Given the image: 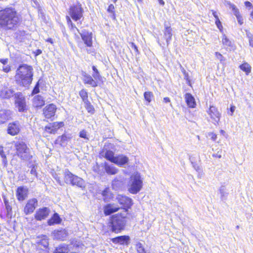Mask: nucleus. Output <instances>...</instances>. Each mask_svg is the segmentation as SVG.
Wrapping results in <instances>:
<instances>
[{
    "label": "nucleus",
    "instance_id": "24",
    "mask_svg": "<svg viewBox=\"0 0 253 253\" xmlns=\"http://www.w3.org/2000/svg\"><path fill=\"white\" fill-rule=\"evenodd\" d=\"M75 175L72 173L68 169H66L64 171V181L67 184L72 185L74 180Z\"/></svg>",
    "mask_w": 253,
    "mask_h": 253
},
{
    "label": "nucleus",
    "instance_id": "40",
    "mask_svg": "<svg viewBox=\"0 0 253 253\" xmlns=\"http://www.w3.org/2000/svg\"><path fill=\"white\" fill-rule=\"evenodd\" d=\"M144 97L146 101H147L149 103L151 101V99L153 97V95L152 92L150 91H147L144 93Z\"/></svg>",
    "mask_w": 253,
    "mask_h": 253
},
{
    "label": "nucleus",
    "instance_id": "21",
    "mask_svg": "<svg viewBox=\"0 0 253 253\" xmlns=\"http://www.w3.org/2000/svg\"><path fill=\"white\" fill-rule=\"evenodd\" d=\"M14 91L7 87H3L0 90V97L2 98H7L12 96Z\"/></svg>",
    "mask_w": 253,
    "mask_h": 253
},
{
    "label": "nucleus",
    "instance_id": "58",
    "mask_svg": "<svg viewBox=\"0 0 253 253\" xmlns=\"http://www.w3.org/2000/svg\"><path fill=\"white\" fill-rule=\"evenodd\" d=\"M164 101L166 103H168L170 102V99L169 97H165L164 98Z\"/></svg>",
    "mask_w": 253,
    "mask_h": 253
},
{
    "label": "nucleus",
    "instance_id": "44",
    "mask_svg": "<svg viewBox=\"0 0 253 253\" xmlns=\"http://www.w3.org/2000/svg\"><path fill=\"white\" fill-rule=\"evenodd\" d=\"M67 23L69 26H71V29L74 32L75 30L76 29L78 31H79L78 29L76 28V27L73 25L72 23L70 17L69 16L66 17Z\"/></svg>",
    "mask_w": 253,
    "mask_h": 253
},
{
    "label": "nucleus",
    "instance_id": "27",
    "mask_svg": "<svg viewBox=\"0 0 253 253\" xmlns=\"http://www.w3.org/2000/svg\"><path fill=\"white\" fill-rule=\"evenodd\" d=\"M15 103L19 111H23L25 110L26 104L23 97L18 98L15 101Z\"/></svg>",
    "mask_w": 253,
    "mask_h": 253
},
{
    "label": "nucleus",
    "instance_id": "25",
    "mask_svg": "<svg viewBox=\"0 0 253 253\" xmlns=\"http://www.w3.org/2000/svg\"><path fill=\"white\" fill-rule=\"evenodd\" d=\"M185 99L186 100L187 105L190 108H195L196 106V102L194 98L190 93H186L185 95Z\"/></svg>",
    "mask_w": 253,
    "mask_h": 253
},
{
    "label": "nucleus",
    "instance_id": "62",
    "mask_svg": "<svg viewBox=\"0 0 253 253\" xmlns=\"http://www.w3.org/2000/svg\"><path fill=\"white\" fill-rule=\"evenodd\" d=\"M245 3L246 6H251L252 5L251 3L249 1H246Z\"/></svg>",
    "mask_w": 253,
    "mask_h": 253
},
{
    "label": "nucleus",
    "instance_id": "45",
    "mask_svg": "<svg viewBox=\"0 0 253 253\" xmlns=\"http://www.w3.org/2000/svg\"><path fill=\"white\" fill-rule=\"evenodd\" d=\"M110 191L108 188H106L103 191L102 195L104 197V199H106L108 198V195Z\"/></svg>",
    "mask_w": 253,
    "mask_h": 253
},
{
    "label": "nucleus",
    "instance_id": "37",
    "mask_svg": "<svg viewBox=\"0 0 253 253\" xmlns=\"http://www.w3.org/2000/svg\"><path fill=\"white\" fill-rule=\"evenodd\" d=\"M222 42L223 44L226 46L227 48L232 46V42L230 41L226 37V36L224 35L222 37Z\"/></svg>",
    "mask_w": 253,
    "mask_h": 253
},
{
    "label": "nucleus",
    "instance_id": "49",
    "mask_svg": "<svg viewBox=\"0 0 253 253\" xmlns=\"http://www.w3.org/2000/svg\"><path fill=\"white\" fill-rule=\"evenodd\" d=\"M216 57L220 61L224 60L223 56L219 52H216L215 53Z\"/></svg>",
    "mask_w": 253,
    "mask_h": 253
},
{
    "label": "nucleus",
    "instance_id": "42",
    "mask_svg": "<svg viewBox=\"0 0 253 253\" xmlns=\"http://www.w3.org/2000/svg\"><path fill=\"white\" fill-rule=\"evenodd\" d=\"M72 138L71 134H63L61 137L60 141L62 143H64L65 142L68 141Z\"/></svg>",
    "mask_w": 253,
    "mask_h": 253
},
{
    "label": "nucleus",
    "instance_id": "33",
    "mask_svg": "<svg viewBox=\"0 0 253 253\" xmlns=\"http://www.w3.org/2000/svg\"><path fill=\"white\" fill-rule=\"evenodd\" d=\"M239 67L241 70L245 72L247 75H248L251 72V66L247 62L243 63Z\"/></svg>",
    "mask_w": 253,
    "mask_h": 253
},
{
    "label": "nucleus",
    "instance_id": "34",
    "mask_svg": "<svg viewBox=\"0 0 253 253\" xmlns=\"http://www.w3.org/2000/svg\"><path fill=\"white\" fill-rule=\"evenodd\" d=\"M219 192L220 194L221 198L222 200L226 198L228 195L226 188L224 185H222L220 187L219 189Z\"/></svg>",
    "mask_w": 253,
    "mask_h": 253
},
{
    "label": "nucleus",
    "instance_id": "28",
    "mask_svg": "<svg viewBox=\"0 0 253 253\" xmlns=\"http://www.w3.org/2000/svg\"><path fill=\"white\" fill-rule=\"evenodd\" d=\"M105 170L108 174L114 175L117 173L118 169L113 165H105Z\"/></svg>",
    "mask_w": 253,
    "mask_h": 253
},
{
    "label": "nucleus",
    "instance_id": "39",
    "mask_svg": "<svg viewBox=\"0 0 253 253\" xmlns=\"http://www.w3.org/2000/svg\"><path fill=\"white\" fill-rule=\"evenodd\" d=\"M80 95L84 103H86L87 102H88V95L87 92L86 91V90L84 89H82V90H81V91L80 92Z\"/></svg>",
    "mask_w": 253,
    "mask_h": 253
},
{
    "label": "nucleus",
    "instance_id": "55",
    "mask_svg": "<svg viewBox=\"0 0 253 253\" xmlns=\"http://www.w3.org/2000/svg\"><path fill=\"white\" fill-rule=\"evenodd\" d=\"M235 109H236V107H235V106H231V107H230V112H231V113L230 114V115H231V116H232L233 113H234V111H235Z\"/></svg>",
    "mask_w": 253,
    "mask_h": 253
},
{
    "label": "nucleus",
    "instance_id": "6",
    "mask_svg": "<svg viewBox=\"0 0 253 253\" xmlns=\"http://www.w3.org/2000/svg\"><path fill=\"white\" fill-rule=\"evenodd\" d=\"M17 156L23 160H29L31 157L29 149L27 148L26 144L22 141H18L15 143Z\"/></svg>",
    "mask_w": 253,
    "mask_h": 253
},
{
    "label": "nucleus",
    "instance_id": "18",
    "mask_svg": "<svg viewBox=\"0 0 253 253\" xmlns=\"http://www.w3.org/2000/svg\"><path fill=\"white\" fill-rule=\"evenodd\" d=\"M11 115V111L8 110H0V124L6 122L10 118Z\"/></svg>",
    "mask_w": 253,
    "mask_h": 253
},
{
    "label": "nucleus",
    "instance_id": "13",
    "mask_svg": "<svg viewBox=\"0 0 253 253\" xmlns=\"http://www.w3.org/2000/svg\"><path fill=\"white\" fill-rule=\"evenodd\" d=\"M49 211H50L47 208L39 209L35 214V218L37 220L44 219L48 215Z\"/></svg>",
    "mask_w": 253,
    "mask_h": 253
},
{
    "label": "nucleus",
    "instance_id": "8",
    "mask_svg": "<svg viewBox=\"0 0 253 253\" xmlns=\"http://www.w3.org/2000/svg\"><path fill=\"white\" fill-rule=\"evenodd\" d=\"M207 113L210 116L212 123L217 125L220 121L221 114L218 111L217 108L213 106H210L209 109L207 111Z\"/></svg>",
    "mask_w": 253,
    "mask_h": 253
},
{
    "label": "nucleus",
    "instance_id": "47",
    "mask_svg": "<svg viewBox=\"0 0 253 253\" xmlns=\"http://www.w3.org/2000/svg\"><path fill=\"white\" fill-rule=\"evenodd\" d=\"M226 4L227 5H228L230 7V8H232L233 12H235L236 11V10H238V9L236 8V6L234 4L231 3L229 1H227Z\"/></svg>",
    "mask_w": 253,
    "mask_h": 253
},
{
    "label": "nucleus",
    "instance_id": "15",
    "mask_svg": "<svg viewBox=\"0 0 253 253\" xmlns=\"http://www.w3.org/2000/svg\"><path fill=\"white\" fill-rule=\"evenodd\" d=\"M28 189L24 186L19 187L16 191V196L19 201L24 200L28 196Z\"/></svg>",
    "mask_w": 253,
    "mask_h": 253
},
{
    "label": "nucleus",
    "instance_id": "38",
    "mask_svg": "<svg viewBox=\"0 0 253 253\" xmlns=\"http://www.w3.org/2000/svg\"><path fill=\"white\" fill-rule=\"evenodd\" d=\"M92 76L94 78V80L97 82V86L99 82H102V77L101 76L99 72L93 73L92 74Z\"/></svg>",
    "mask_w": 253,
    "mask_h": 253
},
{
    "label": "nucleus",
    "instance_id": "12",
    "mask_svg": "<svg viewBox=\"0 0 253 253\" xmlns=\"http://www.w3.org/2000/svg\"><path fill=\"white\" fill-rule=\"evenodd\" d=\"M20 125L18 122L15 121L8 124L7 133L12 135H17L20 131Z\"/></svg>",
    "mask_w": 253,
    "mask_h": 253
},
{
    "label": "nucleus",
    "instance_id": "11",
    "mask_svg": "<svg viewBox=\"0 0 253 253\" xmlns=\"http://www.w3.org/2000/svg\"><path fill=\"white\" fill-rule=\"evenodd\" d=\"M82 40L87 47H91L92 45V34L91 32L84 30L80 33Z\"/></svg>",
    "mask_w": 253,
    "mask_h": 253
},
{
    "label": "nucleus",
    "instance_id": "50",
    "mask_svg": "<svg viewBox=\"0 0 253 253\" xmlns=\"http://www.w3.org/2000/svg\"><path fill=\"white\" fill-rule=\"evenodd\" d=\"M2 70L5 73H8L11 70L10 66L8 65L3 66Z\"/></svg>",
    "mask_w": 253,
    "mask_h": 253
},
{
    "label": "nucleus",
    "instance_id": "51",
    "mask_svg": "<svg viewBox=\"0 0 253 253\" xmlns=\"http://www.w3.org/2000/svg\"><path fill=\"white\" fill-rule=\"evenodd\" d=\"M114 6L113 4H111L109 5L108 8L107 9V11L111 13H114Z\"/></svg>",
    "mask_w": 253,
    "mask_h": 253
},
{
    "label": "nucleus",
    "instance_id": "43",
    "mask_svg": "<svg viewBox=\"0 0 253 253\" xmlns=\"http://www.w3.org/2000/svg\"><path fill=\"white\" fill-rule=\"evenodd\" d=\"M246 34L249 39L250 45L253 47V35L248 31H246Z\"/></svg>",
    "mask_w": 253,
    "mask_h": 253
},
{
    "label": "nucleus",
    "instance_id": "29",
    "mask_svg": "<svg viewBox=\"0 0 253 253\" xmlns=\"http://www.w3.org/2000/svg\"><path fill=\"white\" fill-rule=\"evenodd\" d=\"M63 126V123L62 122H55L54 123L52 126H48L45 127V130L49 132L50 133L53 132L56 129L59 128L60 127H62Z\"/></svg>",
    "mask_w": 253,
    "mask_h": 253
},
{
    "label": "nucleus",
    "instance_id": "52",
    "mask_svg": "<svg viewBox=\"0 0 253 253\" xmlns=\"http://www.w3.org/2000/svg\"><path fill=\"white\" fill-rule=\"evenodd\" d=\"M209 136L211 137V139L213 141H215L217 138V135L214 133H210L209 134Z\"/></svg>",
    "mask_w": 253,
    "mask_h": 253
},
{
    "label": "nucleus",
    "instance_id": "48",
    "mask_svg": "<svg viewBox=\"0 0 253 253\" xmlns=\"http://www.w3.org/2000/svg\"><path fill=\"white\" fill-rule=\"evenodd\" d=\"M4 204H5V207H6L7 212L11 211L12 210V208L9 205L8 201L6 200L5 198L4 199Z\"/></svg>",
    "mask_w": 253,
    "mask_h": 253
},
{
    "label": "nucleus",
    "instance_id": "32",
    "mask_svg": "<svg viewBox=\"0 0 253 253\" xmlns=\"http://www.w3.org/2000/svg\"><path fill=\"white\" fill-rule=\"evenodd\" d=\"M38 247L39 248L42 249V247L47 249L48 246V241L46 236H44L42 238L38 241Z\"/></svg>",
    "mask_w": 253,
    "mask_h": 253
},
{
    "label": "nucleus",
    "instance_id": "56",
    "mask_svg": "<svg viewBox=\"0 0 253 253\" xmlns=\"http://www.w3.org/2000/svg\"><path fill=\"white\" fill-rule=\"evenodd\" d=\"M131 47L133 48L136 52H138V49L136 45L133 42L131 43Z\"/></svg>",
    "mask_w": 253,
    "mask_h": 253
},
{
    "label": "nucleus",
    "instance_id": "54",
    "mask_svg": "<svg viewBox=\"0 0 253 253\" xmlns=\"http://www.w3.org/2000/svg\"><path fill=\"white\" fill-rule=\"evenodd\" d=\"M0 62L2 63L3 65H5L7 63L8 59H1L0 60Z\"/></svg>",
    "mask_w": 253,
    "mask_h": 253
},
{
    "label": "nucleus",
    "instance_id": "10",
    "mask_svg": "<svg viewBox=\"0 0 253 253\" xmlns=\"http://www.w3.org/2000/svg\"><path fill=\"white\" fill-rule=\"evenodd\" d=\"M37 206L38 201L36 199L33 198L29 200L24 209V213L27 215L33 213Z\"/></svg>",
    "mask_w": 253,
    "mask_h": 253
},
{
    "label": "nucleus",
    "instance_id": "3",
    "mask_svg": "<svg viewBox=\"0 0 253 253\" xmlns=\"http://www.w3.org/2000/svg\"><path fill=\"white\" fill-rule=\"evenodd\" d=\"M127 215V211L125 210L120 214H116L112 216L109 225L112 232L118 233L124 229Z\"/></svg>",
    "mask_w": 253,
    "mask_h": 253
},
{
    "label": "nucleus",
    "instance_id": "59",
    "mask_svg": "<svg viewBox=\"0 0 253 253\" xmlns=\"http://www.w3.org/2000/svg\"><path fill=\"white\" fill-rule=\"evenodd\" d=\"M36 55H40L42 53V50L40 49H37L35 52Z\"/></svg>",
    "mask_w": 253,
    "mask_h": 253
},
{
    "label": "nucleus",
    "instance_id": "1",
    "mask_svg": "<svg viewBox=\"0 0 253 253\" xmlns=\"http://www.w3.org/2000/svg\"><path fill=\"white\" fill-rule=\"evenodd\" d=\"M33 68L26 64L20 65L16 71L15 80L20 86L28 87L33 81Z\"/></svg>",
    "mask_w": 253,
    "mask_h": 253
},
{
    "label": "nucleus",
    "instance_id": "35",
    "mask_svg": "<svg viewBox=\"0 0 253 253\" xmlns=\"http://www.w3.org/2000/svg\"><path fill=\"white\" fill-rule=\"evenodd\" d=\"M68 249L67 246L66 245L64 246H60L58 247L54 253H68Z\"/></svg>",
    "mask_w": 253,
    "mask_h": 253
},
{
    "label": "nucleus",
    "instance_id": "46",
    "mask_svg": "<svg viewBox=\"0 0 253 253\" xmlns=\"http://www.w3.org/2000/svg\"><path fill=\"white\" fill-rule=\"evenodd\" d=\"M80 136L82 138H84V139H86L87 140L88 139L87 136V133L86 131L84 130H83L80 131Z\"/></svg>",
    "mask_w": 253,
    "mask_h": 253
},
{
    "label": "nucleus",
    "instance_id": "30",
    "mask_svg": "<svg viewBox=\"0 0 253 253\" xmlns=\"http://www.w3.org/2000/svg\"><path fill=\"white\" fill-rule=\"evenodd\" d=\"M72 185H76L79 187L83 188L84 187V181L81 177L75 175L74 180L72 183Z\"/></svg>",
    "mask_w": 253,
    "mask_h": 253
},
{
    "label": "nucleus",
    "instance_id": "20",
    "mask_svg": "<svg viewBox=\"0 0 253 253\" xmlns=\"http://www.w3.org/2000/svg\"><path fill=\"white\" fill-rule=\"evenodd\" d=\"M101 154L103 157L112 163L114 162L116 157L114 153L111 150L103 149Z\"/></svg>",
    "mask_w": 253,
    "mask_h": 253
},
{
    "label": "nucleus",
    "instance_id": "57",
    "mask_svg": "<svg viewBox=\"0 0 253 253\" xmlns=\"http://www.w3.org/2000/svg\"><path fill=\"white\" fill-rule=\"evenodd\" d=\"M31 173L33 175H36V169L34 167H33L32 169L31 170Z\"/></svg>",
    "mask_w": 253,
    "mask_h": 253
},
{
    "label": "nucleus",
    "instance_id": "7",
    "mask_svg": "<svg viewBox=\"0 0 253 253\" xmlns=\"http://www.w3.org/2000/svg\"><path fill=\"white\" fill-rule=\"evenodd\" d=\"M83 11L81 5L77 4L70 8L69 14L74 21H77L83 17Z\"/></svg>",
    "mask_w": 253,
    "mask_h": 253
},
{
    "label": "nucleus",
    "instance_id": "14",
    "mask_svg": "<svg viewBox=\"0 0 253 253\" xmlns=\"http://www.w3.org/2000/svg\"><path fill=\"white\" fill-rule=\"evenodd\" d=\"M56 110V106L53 104H50L43 109V113L45 118L50 119L54 116Z\"/></svg>",
    "mask_w": 253,
    "mask_h": 253
},
{
    "label": "nucleus",
    "instance_id": "23",
    "mask_svg": "<svg viewBox=\"0 0 253 253\" xmlns=\"http://www.w3.org/2000/svg\"><path fill=\"white\" fill-rule=\"evenodd\" d=\"M53 234L54 238L61 240H65L67 236V232L65 229L54 231Z\"/></svg>",
    "mask_w": 253,
    "mask_h": 253
},
{
    "label": "nucleus",
    "instance_id": "9",
    "mask_svg": "<svg viewBox=\"0 0 253 253\" xmlns=\"http://www.w3.org/2000/svg\"><path fill=\"white\" fill-rule=\"evenodd\" d=\"M116 200L120 205L127 211L126 209L130 208L133 204L132 199L126 196L118 195L116 197Z\"/></svg>",
    "mask_w": 253,
    "mask_h": 253
},
{
    "label": "nucleus",
    "instance_id": "64",
    "mask_svg": "<svg viewBox=\"0 0 253 253\" xmlns=\"http://www.w3.org/2000/svg\"><path fill=\"white\" fill-rule=\"evenodd\" d=\"M55 179H56L57 181L60 184V185H62V183H61V181H60V180L59 179V178H55Z\"/></svg>",
    "mask_w": 253,
    "mask_h": 253
},
{
    "label": "nucleus",
    "instance_id": "31",
    "mask_svg": "<svg viewBox=\"0 0 253 253\" xmlns=\"http://www.w3.org/2000/svg\"><path fill=\"white\" fill-rule=\"evenodd\" d=\"M61 222V219L59 215L55 213L53 214V216L48 220V224L49 225H52L54 224H58Z\"/></svg>",
    "mask_w": 253,
    "mask_h": 253
},
{
    "label": "nucleus",
    "instance_id": "4",
    "mask_svg": "<svg viewBox=\"0 0 253 253\" xmlns=\"http://www.w3.org/2000/svg\"><path fill=\"white\" fill-rule=\"evenodd\" d=\"M143 187V178L140 173H134L130 177L127 184L128 191L132 194H136L138 193Z\"/></svg>",
    "mask_w": 253,
    "mask_h": 253
},
{
    "label": "nucleus",
    "instance_id": "63",
    "mask_svg": "<svg viewBox=\"0 0 253 253\" xmlns=\"http://www.w3.org/2000/svg\"><path fill=\"white\" fill-rule=\"evenodd\" d=\"M159 3L162 5H164L165 4V2L163 0H158Z\"/></svg>",
    "mask_w": 253,
    "mask_h": 253
},
{
    "label": "nucleus",
    "instance_id": "41",
    "mask_svg": "<svg viewBox=\"0 0 253 253\" xmlns=\"http://www.w3.org/2000/svg\"><path fill=\"white\" fill-rule=\"evenodd\" d=\"M234 14L236 16V17L237 19V20L238 21V23L240 25H242L243 23V19L242 16L240 15L238 9L236 10V11L235 12H234Z\"/></svg>",
    "mask_w": 253,
    "mask_h": 253
},
{
    "label": "nucleus",
    "instance_id": "26",
    "mask_svg": "<svg viewBox=\"0 0 253 253\" xmlns=\"http://www.w3.org/2000/svg\"><path fill=\"white\" fill-rule=\"evenodd\" d=\"M44 100L41 95H37L33 98V105L36 107H41L44 104Z\"/></svg>",
    "mask_w": 253,
    "mask_h": 253
},
{
    "label": "nucleus",
    "instance_id": "17",
    "mask_svg": "<svg viewBox=\"0 0 253 253\" xmlns=\"http://www.w3.org/2000/svg\"><path fill=\"white\" fill-rule=\"evenodd\" d=\"M130 240V238L128 236H121L112 239V242L114 243H119L121 245L126 244L128 245Z\"/></svg>",
    "mask_w": 253,
    "mask_h": 253
},
{
    "label": "nucleus",
    "instance_id": "19",
    "mask_svg": "<svg viewBox=\"0 0 253 253\" xmlns=\"http://www.w3.org/2000/svg\"><path fill=\"white\" fill-rule=\"evenodd\" d=\"M120 208L115 204H108L104 207V211L106 215H110L119 210Z\"/></svg>",
    "mask_w": 253,
    "mask_h": 253
},
{
    "label": "nucleus",
    "instance_id": "61",
    "mask_svg": "<svg viewBox=\"0 0 253 253\" xmlns=\"http://www.w3.org/2000/svg\"><path fill=\"white\" fill-rule=\"evenodd\" d=\"M92 70L93 71V73H97L99 72L97 68L95 67V66H92Z\"/></svg>",
    "mask_w": 253,
    "mask_h": 253
},
{
    "label": "nucleus",
    "instance_id": "22",
    "mask_svg": "<svg viewBox=\"0 0 253 253\" xmlns=\"http://www.w3.org/2000/svg\"><path fill=\"white\" fill-rule=\"evenodd\" d=\"M84 77L83 81L84 84H88L92 87L97 86V82L94 80L91 76L84 73L83 74Z\"/></svg>",
    "mask_w": 253,
    "mask_h": 253
},
{
    "label": "nucleus",
    "instance_id": "60",
    "mask_svg": "<svg viewBox=\"0 0 253 253\" xmlns=\"http://www.w3.org/2000/svg\"><path fill=\"white\" fill-rule=\"evenodd\" d=\"M212 156L213 157H216V158H220L221 157V155H219L218 154H214L212 155Z\"/></svg>",
    "mask_w": 253,
    "mask_h": 253
},
{
    "label": "nucleus",
    "instance_id": "36",
    "mask_svg": "<svg viewBox=\"0 0 253 253\" xmlns=\"http://www.w3.org/2000/svg\"><path fill=\"white\" fill-rule=\"evenodd\" d=\"M212 15L214 16V17L215 18V24L217 28L220 30V31H221L222 29V26L221 24V23L219 19V18L218 17V15L216 12L212 10Z\"/></svg>",
    "mask_w": 253,
    "mask_h": 253
},
{
    "label": "nucleus",
    "instance_id": "5",
    "mask_svg": "<svg viewBox=\"0 0 253 253\" xmlns=\"http://www.w3.org/2000/svg\"><path fill=\"white\" fill-rule=\"evenodd\" d=\"M163 34H160L158 37L157 41L160 46H163L165 44L164 41L167 46L169 44L172 36V29L169 23L166 22L164 23V29L163 31Z\"/></svg>",
    "mask_w": 253,
    "mask_h": 253
},
{
    "label": "nucleus",
    "instance_id": "16",
    "mask_svg": "<svg viewBox=\"0 0 253 253\" xmlns=\"http://www.w3.org/2000/svg\"><path fill=\"white\" fill-rule=\"evenodd\" d=\"M128 161L129 159L127 157L123 154H120L116 156L113 163L121 167L127 164Z\"/></svg>",
    "mask_w": 253,
    "mask_h": 253
},
{
    "label": "nucleus",
    "instance_id": "2",
    "mask_svg": "<svg viewBox=\"0 0 253 253\" xmlns=\"http://www.w3.org/2000/svg\"><path fill=\"white\" fill-rule=\"evenodd\" d=\"M19 20L16 11L11 8L0 10V28L2 26L11 29L17 25Z\"/></svg>",
    "mask_w": 253,
    "mask_h": 253
},
{
    "label": "nucleus",
    "instance_id": "53",
    "mask_svg": "<svg viewBox=\"0 0 253 253\" xmlns=\"http://www.w3.org/2000/svg\"><path fill=\"white\" fill-rule=\"evenodd\" d=\"M39 92V84H37L33 90V94H36Z\"/></svg>",
    "mask_w": 253,
    "mask_h": 253
}]
</instances>
